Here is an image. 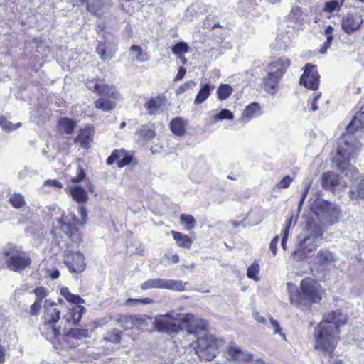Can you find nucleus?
Here are the masks:
<instances>
[{
    "label": "nucleus",
    "mask_w": 364,
    "mask_h": 364,
    "mask_svg": "<svg viewBox=\"0 0 364 364\" xmlns=\"http://www.w3.org/2000/svg\"><path fill=\"white\" fill-rule=\"evenodd\" d=\"M286 36H282V37H277L276 39V43L277 45V48L279 50H285L288 45L285 41Z\"/></svg>",
    "instance_id": "59"
},
{
    "label": "nucleus",
    "mask_w": 364,
    "mask_h": 364,
    "mask_svg": "<svg viewBox=\"0 0 364 364\" xmlns=\"http://www.w3.org/2000/svg\"><path fill=\"white\" fill-rule=\"evenodd\" d=\"M64 263L70 272H82L85 269V258L79 251H73L67 247L64 251Z\"/></svg>",
    "instance_id": "11"
},
{
    "label": "nucleus",
    "mask_w": 364,
    "mask_h": 364,
    "mask_svg": "<svg viewBox=\"0 0 364 364\" xmlns=\"http://www.w3.org/2000/svg\"><path fill=\"white\" fill-rule=\"evenodd\" d=\"M336 260V255L326 248L321 249L314 259V264L321 269L334 265Z\"/></svg>",
    "instance_id": "18"
},
{
    "label": "nucleus",
    "mask_w": 364,
    "mask_h": 364,
    "mask_svg": "<svg viewBox=\"0 0 364 364\" xmlns=\"http://www.w3.org/2000/svg\"><path fill=\"white\" fill-rule=\"evenodd\" d=\"M154 288L166 289L174 291L184 290L183 282L181 280L154 278L148 279L141 284V289L144 291Z\"/></svg>",
    "instance_id": "10"
},
{
    "label": "nucleus",
    "mask_w": 364,
    "mask_h": 364,
    "mask_svg": "<svg viewBox=\"0 0 364 364\" xmlns=\"http://www.w3.org/2000/svg\"><path fill=\"white\" fill-rule=\"evenodd\" d=\"M59 127L65 134H71L76 127V122L69 118L63 117L59 120Z\"/></svg>",
    "instance_id": "36"
},
{
    "label": "nucleus",
    "mask_w": 364,
    "mask_h": 364,
    "mask_svg": "<svg viewBox=\"0 0 364 364\" xmlns=\"http://www.w3.org/2000/svg\"><path fill=\"white\" fill-rule=\"evenodd\" d=\"M213 118L215 121H221L224 119L232 120L234 118V115L229 109H223L219 113L215 114Z\"/></svg>",
    "instance_id": "48"
},
{
    "label": "nucleus",
    "mask_w": 364,
    "mask_h": 364,
    "mask_svg": "<svg viewBox=\"0 0 364 364\" xmlns=\"http://www.w3.org/2000/svg\"><path fill=\"white\" fill-rule=\"evenodd\" d=\"M180 220L183 225H186V230L193 229L196 223V221L193 216L187 214H181L180 215Z\"/></svg>",
    "instance_id": "46"
},
{
    "label": "nucleus",
    "mask_w": 364,
    "mask_h": 364,
    "mask_svg": "<svg viewBox=\"0 0 364 364\" xmlns=\"http://www.w3.org/2000/svg\"><path fill=\"white\" fill-rule=\"evenodd\" d=\"M333 39V36H326V40L324 42L323 46L320 48L319 53L321 54H325L327 52V50L331 47L332 44V41Z\"/></svg>",
    "instance_id": "54"
},
{
    "label": "nucleus",
    "mask_w": 364,
    "mask_h": 364,
    "mask_svg": "<svg viewBox=\"0 0 364 364\" xmlns=\"http://www.w3.org/2000/svg\"><path fill=\"white\" fill-rule=\"evenodd\" d=\"M81 219L72 213L66 217H62L58 220L61 230L66 234L75 243H80L82 240L81 235L77 225H83L86 223L87 218V210L83 206H80L77 209Z\"/></svg>",
    "instance_id": "8"
},
{
    "label": "nucleus",
    "mask_w": 364,
    "mask_h": 364,
    "mask_svg": "<svg viewBox=\"0 0 364 364\" xmlns=\"http://www.w3.org/2000/svg\"><path fill=\"white\" fill-rule=\"evenodd\" d=\"M70 193L73 199L78 203H84L88 198L87 193L84 188L80 186H74L70 188Z\"/></svg>",
    "instance_id": "31"
},
{
    "label": "nucleus",
    "mask_w": 364,
    "mask_h": 364,
    "mask_svg": "<svg viewBox=\"0 0 364 364\" xmlns=\"http://www.w3.org/2000/svg\"><path fill=\"white\" fill-rule=\"evenodd\" d=\"M186 73V68L182 66L179 67L178 73H177L176 76L175 77L174 80L177 81V80H181L182 78L184 77Z\"/></svg>",
    "instance_id": "61"
},
{
    "label": "nucleus",
    "mask_w": 364,
    "mask_h": 364,
    "mask_svg": "<svg viewBox=\"0 0 364 364\" xmlns=\"http://www.w3.org/2000/svg\"><path fill=\"white\" fill-rule=\"evenodd\" d=\"M171 234L178 246L186 248L191 247L192 240L188 235L174 230L171 231Z\"/></svg>",
    "instance_id": "35"
},
{
    "label": "nucleus",
    "mask_w": 364,
    "mask_h": 364,
    "mask_svg": "<svg viewBox=\"0 0 364 364\" xmlns=\"http://www.w3.org/2000/svg\"><path fill=\"white\" fill-rule=\"evenodd\" d=\"M306 16L301 7L294 6L286 18L292 23H302L305 20Z\"/></svg>",
    "instance_id": "28"
},
{
    "label": "nucleus",
    "mask_w": 364,
    "mask_h": 364,
    "mask_svg": "<svg viewBox=\"0 0 364 364\" xmlns=\"http://www.w3.org/2000/svg\"><path fill=\"white\" fill-rule=\"evenodd\" d=\"M262 0H239L237 9L242 15H246L248 18H254L260 16L264 11L259 4Z\"/></svg>",
    "instance_id": "14"
},
{
    "label": "nucleus",
    "mask_w": 364,
    "mask_h": 364,
    "mask_svg": "<svg viewBox=\"0 0 364 364\" xmlns=\"http://www.w3.org/2000/svg\"><path fill=\"white\" fill-rule=\"evenodd\" d=\"M154 301L152 299L146 297L142 299L129 298L126 300L125 304L130 306H137L139 305H146L153 304Z\"/></svg>",
    "instance_id": "42"
},
{
    "label": "nucleus",
    "mask_w": 364,
    "mask_h": 364,
    "mask_svg": "<svg viewBox=\"0 0 364 364\" xmlns=\"http://www.w3.org/2000/svg\"><path fill=\"white\" fill-rule=\"evenodd\" d=\"M225 356L228 360L233 361L248 360L252 357L250 353L242 351V350L236 346H228L225 352Z\"/></svg>",
    "instance_id": "21"
},
{
    "label": "nucleus",
    "mask_w": 364,
    "mask_h": 364,
    "mask_svg": "<svg viewBox=\"0 0 364 364\" xmlns=\"http://www.w3.org/2000/svg\"><path fill=\"white\" fill-rule=\"evenodd\" d=\"M183 314L174 311L155 317L154 327L159 332L177 333L183 329Z\"/></svg>",
    "instance_id": "9"
},
{
    "label": "nucleus",
    "mask_w": 364,
    "mask_h": 364,
    "mask_svg": "<svg viewBox=\"0 0 364 364\" xmlns=\"http://www.w3.org/2000/svg\"><path fill=\"white\" fill-rule=\"evenodd\" d=\"M323 236V230L319 225H314L307 232L299 234L297 237L296 249L292 252L294 260L302 261L311 257L316 250V241Z\"/></svg>",
    "instance_id": "3"
},
{
    "label": "nucleus",
    "mask_w": 364,
    "mask_h": 364,
    "mask_svg": "<svg viewBox=\"0 0 364 364\" xmlns=\"http://www.w3.org/2000/svg\"><path fill=\"white\" fill-rule=\"evenodd\" d=\"M215 86L212 82L201 83L200 87L194 100V104L196 105L204 102L214 90Z\"/></svg>",
    "instance_id": "23"
},
{
    "label": "nucleus",
    "mask_w": 364,
    "mask_h": 364,
    "mask_svg": "<svg viewBox=\"0 0 364 364\" xmlns=\"http://www.w3.org/2000/svg\"><path fill=\"white\" fill-rule=\"evenodd\" d=\"M320 75L316 65L307 63L304 67V70L301 75L299 82L305 87L316 90L319 86Z\"/></svg>",
    "instance_id": "12"
},
{
    "label": "nucleus",
    "mask_w": 364,
    "mask_h": 364,
    "mask_svg": "<svg viewBox=\"0 0 364 364\" xmlns=\"http://www.w3.org/2000/svg\"><path fill=\"white\" fill-rule=\"evenodd\" d=\"M169 126H170V129L174 134L179 136L184 135V134L186 132L185 124H184L183 119L181 117H178L173 118L171 121Z\"/></svg>",
    "instance_id": "32"
},
{
    "label": "nucleus",
    "mask_w": 364,
    "mask_h": 364,
    "mask_svg": "<svg viewBox=\"0 0 364 364\" xmlns=\"http://www.w3.org/2000/svg\"><path fill=\"white\" fill-rule=\"evenodd\" d=\"M147 318L151 319V317L145 315L122 316L118 319V323L124 329H131L134 326L141 328L147 326Z\"/></svg>",
    "instance_id": "16"
},
{
    "label": "nucleus",
    "mask_w": 364,
    "mask_h": 364,
    "mask_svg": "<svg viewBox=\"0 0 364 364\" xmlns=\"http://www.w3.org/2000/svg\"><path fill=\"white\" fill-rule=\"evenodd\" d=\"M311 182L312 181H308L306 185L304 186L303 190H302V193H301V197L303 198V199H306V197L309 193V191L311 188Z\"/></svg>",
    "instance_id": "63"
},
{
    "label": "nucleus",
    "mask_w": 364,
    "mask_h": 364,
    "mask_svg": "<svg viewBox=\"0 0 364 364\" xmlns=\"http://www.w3.org/2000/svg\"><path fill=\"white\" fill-rule=\"evenodd\" d=\"M136 135L144 141H149L156 136L155 130L153 126L143 125L141 128L136 130Z\"/></svg>",
    "instance_id": "33"
},
{
    "label": "nucleus",
    "mask_w": 364,
    "mask_h": 364,
    "mask_svg": "<svg viewBox=\"0 0 364 364\" xmlns=\"http://www.w3.org/2000/svg\"><path fill=\"white\" fill-rule=\"evenodd\" d=\"M196 83L193 80H189L186 82L183 85H181L176 90V95H180L186 92L188 90L193 89L196 86Z\"/></svg>",
    "instance_id": "51"
},
{
    "label": "nucleus",
    "mask_w": 364,
    "mask_h": 364,
    "mask_svg": "<svg viewBox=\"0 0 364 364\" xmlns=\"http://www.w3.org/2000/svg\"><path fill=\"white\" fill-rule=\"evenodd\" d=\"M348 193L351 198H360L364 200V178L360 180L355 190L351 189Z\"/></svg>",
    "instance_id": "41"
},
{
    "label": "nucleus",
    "mask_w": 364,
    "mask_h": 364,
    "mask_svg": "<svg viewBox=\"0 0 364 364\" xmlns=\"http://www.w3.org/2000/svg\"><path fill=\"white\" fill-rule=\"evenodd\" d=\"M166 102V97L164 95H158L154 97H151L144 104V107L147 112L150 115H154L157 111L165 105Z\"/></svg>",
    "instance_id": "22"
},
{
    "label": "nucleus",
    "mask_w": 364,
    "mask_h": 364,
    "mask_svg": "<svg viewBox=\"0 0 364 364\" xmlns=\"http://www.w3.org/2000/svg\"><path fill=\"white\" fill-rule=\"evenodd\" d=\"M61 295L70 303L76 304L79 305L84 303L85 301L78 294H73L70 292L68 288L63 287L60 289Z\"/></svg>",
    "instance_id": "37"
},
{
    "label": "nucleus",
    "mask_w": 364,
    "mask_h": 364,
    "mask_svg": "<svg viewBox=\"0 0 364 364\" xmlns=\"http://www.w3.org/2000/svg\"><path fill=\"white\" fill-rule=\"evenodd\" d=\"M85 311V308L81 305L74 306L70 309L69 316L66 318L68 323H70L73 326L78 325Z\"/></svg>",
    "instance_id": "26"
},
{
    "label": "nucleus",
    "mask_w": 364,
    "mask_h": 364,
    "mask_svg": "<svg viewBox=\"0 0 364 364\" xmlns=\"http://www.w3.org/2000/svg\"><path fill=\"white\" fill-rule=\"evenodd\" d=\"M95 105L97 108L103 111H110L113 108L112 100L107 97H102L95 101Z\"/></svg>",
    "instance_id": "40"
},
{
    "label": "nucleus",
    "mask_w": 364,
    "mask_h": 364,
    "mask_svg": "<svg viewBox=\"0 0 364 364\" xmlns=\"http://www.w3.org/2000/svg\"><path fill=\"white\" fill-rule=\"evenodd\" d=\"M132 159V154L127 152L124 149H115V163L119 168H123L124 166L130 164Z\"/></svg>",
    "instance_id": "25"
},
{
    "label": "nucleus",
    "mask_w": 364,
    "mask_h": 364,
    "mask_svg": "<svg viewBox=\"0 0 364 364\" xmlns=\"http://www.w3.org/2000/svg\"><path fill=\"white\" fill-rule=\"evenodd\" d=\"M33 293L36 296V301L43 302V300L48 295V289L44 287H38L33 290Z\"/></svg>",
    "instance_id": "47"
},
{
    "label": "nucleus",
    "mask_w": 364,
    "mask_h": 364,
    "mask_svg": "<svg viewBox=\"0 0 364 364\" xmlns=\"http://www.w3.org/2000/svg\"><path fill=\"white\" fill-rule=\"evenodd\" d=\"M270 323L274 328V333L275 334L279 333L282 336V338L285 339V334L281 332V328L276 320H274L272 318H270Z\"/></svg>",
    "instance_id": "58"
},
{
    "label": "nucleus",
    "mask_w": 364,
    "mask_h": 364,
    "mask_svg": "<svg viewBox=\"0 0 364 364\" xmlns=\"http://www.w3.org/2000/svg\"><path fill=\"white\" fill-rule=\"evenodd\" d=\"M36 172L32 170L31 168L28 166H25L21 171L18 173V178L20 179H25L27 177H31L33 175L36 174Z\"/></svg>",
    "instance_id": "52"
},
{
    "label": "nucleus",
    "mask_w": 364,
    "mask_h": 364,
    "mask_svg": "<svg viewBox=\"0 0 364 364\" xmlns=\"http://www.w3.org/2000/svg\"><path fill=\"white\" fill-rule=\"evenodd\" d=\"M232 88L228 84H221L217 90V96L220 100L228 99L232 93Z\"/></svg>",
    "instance_id": "39"
},
{
    "label": "nucleus",
    "mask_w": 364,
    "mask_h": 364,
    "mask_svg": "<svg viewBox=\"0 0 364 364\" xmlns=\"http://www.w3.org/2000/svg\"><path fill=\"white\" fill-rule=\"evenodd\" d=\"M43 321H58L61 309L58 307V304L51 299H46L43 304Z\"/></svg>",
    "instance_id": "19"
},
{
    "label": "nucleus",
    "mask_w": 364,
    "mask_h": 364,
    "mask_svg": "<svg viewBox=\"0 0 364 364\" xmlns=\"http://www.w3.org/2000/svg\"><path fill=\"white\" fill-rule=\"evenodd\" d=\"M58 321H43L40 327L41 333L48 341L56 339L60 334V328L56 326Z\"/></svg>",
    "instance_id": "20"
},
{
    "label": "nucleus",
    "mask_w": 364,
    "mask_h": 364,
    "mask_svg": "<svg viewBox=\"0 0 364 364\" xmlns=\"http://www.w3.org/2000/svg\"><path fill=\"white\" fill-rule=\"evenodd\" d=\"M68 338L81 340L90 337L89 330L87 328H71L65 333Z\"/></svg>",
    "instance_id": "34"
},
{
    "label": "nucleus",
    "mask_w": 364,
    "mask_h": 364,
    "mask_svg": "<svg viewBox=\"0 0 364 364\" xmlns=\"http://www.w3.org/2000/svg\"><path fill=\"white\" fill-rule=\"evenodd\" d=\"M301 291L296 287H289L290 303L303 310H309L312 304L318 303L321 299V294L315 283L303 279L300 284Z\"/></svg>",
    "instance_id": "2"
},
{
    "label": "nucleus",
    "mask_w": 364,
    "mask_h": 364,
    "mask_svg": "<svg viewBox=\"0 0 364 364\" xmlns=\"http://www.w3.org/2000/svg\"><path fill=\"white\" fill-rule=\"evenodd\" d=\"M290 64L289 58L281 57L268 65L267 75L262 80L263 87L268 93L274 95L277 92L279 81Z\"/></svg>",
    "instance_id": "4"
},
{
    "label": "nucleus",
    "mask_w": 364,
    "mask_h": 364,
    "mask_svg": "<svg viewBox=\"0 0 364 364\" xmlns=\"http://www.w3.org/2000/svg\"><path fill=\"white\" fill-rule=\"evenodd\" d=\"M77 171H78V174L76 177H73L71 178V181L73 183H78V182H80L82 181L85 177V172L83 169L82 167H81L80 166H78L77 168Z\"/></svg>",
    "instance_id": "56"
},
{
    "label": "nucleus",
    "mask_w": 364,
    "mask_h": 364,
    "mask_svg": "<svg viewBox=\"0 0 364 364\" xmlns=\"http://www.w3.org/2000/svg\"><path fill=\"white\" fill-rule=\"evenodd\" d=\"M321 178L324 189H331L338 184V176L333 172L323 173Z\"/></svg>",
    "instance_id": "29"
},
{
    "label": "nucleus",
    "mask_w": 364,
    "mask_h": 364,
    "mask_svg": "<svg viewBox=\"0 0 364 364\" xmlns=\"http://www.w3.org/2000/svg\"><path fill=\"white\" fill-rule=\"evenodd\" d=\"M1 255L6 267L11 271L18 272L24 270L31 264L30 257L21 247L13 244L6 245Z\"/></svg>",
    "instance_id": "5"
},
{
    "label": "nucleus",
    "mask_w": 364,
    "mask_h": 364,
    "mask_svg": "<svg viewBox=\"0 0 364 364\" xmlns=\"http://www.w3.org/2000/svg\"><path fill=\"white\" fill-rule=\"evenodd\" d=\"M42 307V302L35 300L34 303L31 306L30 314L32 316H36L39 314Z\"/></svg>",
    "instance_id": "55"
},
{
    "label": "nucleus",
    "mask_w": 364,
    "mask_h": 364,
    "mask_svg": "<svg viewBox=\"0 0 364 364\" xmlns=\"http://www.w3.org/2000/svg\"><path fill=\"white\" fill-rule=\"evenodd\" d=\"M279 235H276L270 242L269 249L273 255L275 256L277 252V244L279 242Z\"/></svg>",
    "instance_id": "57"
},
{
    "label": "nucleus",
    "mask_w": 364,
    "mask_h": 364,
    "mask_svg": "<svg viewBox=\"0 0 364 364\" xmlns=\"http://www.w3.org/2000/svg\"><path fill=\"white\" fill-rule=\"evenodd\" d=\"M225 341L211 334H206L197 339L196 353L201 360L210 361L223 346Z\"/></svg>",
    "instance_id": "7"
},
{
    "label": "nucleus",
    "mask_w": 364,
    "mask_h": 364,
    "mask_svg": "<svg viewBox=\"0 0 364 364\" xmlns=\"http://www.w3.org/2000/svg\"><path fill=\"white\" fill-rule=\"evenodd\" d=\"M363 21L360 14L348 13L342 18L341 27L346 33L351 34L361 27Z\"/></svg>",
    "instance_id": "15"
},
{
    "label": "nucleus",
    "mask_w": 364,
    "mask_h": 364,
    "mask_svg": "<svg viewBox=\"0 0 364 364\" xmlns=\"http://www.w3.org/2000/svg\"><path fill=\"white\" fill-rule=\"evenodd\" d=\"M46 185L60 188L63 187L61 183L57 180H47L46 181Z\"/></svg>",
    "instance_id": "62"
},
{
    "label": "nucleus",
    "mask_w": 364,
    "mask_h": 364,
    "mask_svg": "<svg viewBox=\"0 0 364 364\" xmlns=\"http://www.w3.org/2000/svg\"><path fill=\"white\" fill-rule=\"evenodd\" d=\"M363 119H364V108L352 119L346 127V133L342 134L338 139L337 151L332 159V162L342 173L351 171L354 168L350 161L358 155L360 143L352 134L360 127L364 126Z\"/></svg>",
    "instance_id": "1"
},
{
    "label": "nucleus",
    "mask_w": 364,
    "mask_h": 364,
    "mask_svg": "<svg viewBox=\"0 0 364 364\" xmlns=\"http://www.w3.org/2000/svg\"><path fill=\"white\" fill-rule=\"evenodd\" d=\"M0 126L5 130L11 131L17 129L21 126V123L13 124L4 117H0Z\"/></svg>",
    "instance_id": "49"
},
{
    "label": "nucleus",
    "mask_w": 364,
    "mask_h": 364,
    "mask_svg": "<svg viewBox=\"0 0 364 364\" xmlns=\"http://www.w3.org/2000/svg\"><path fill=\"white\" fill-rule=\"evenodd\" d=\"M129 55L132 61L138 63L146 62L149 60V56L147 53L144 52L142 48L136 45H133L129 49Z\"/></svg>",
    "instance_id": "27"
},
{
    "label": "nucleus",
    "mask_w": 364,
    "mask_h": 364,
    "mask_svg": "<svg viewBox=\"0 0 364 364\" xmlns=\"http://www.w3.org/2000/svg\"><path fill=\"white\" fill-rule=\"evenodd\" d=\"M344 0H332L325 3L323 11L332 13L334 11H339L343 5Z\"/></svg>",
    "instance_id": "43"
},
{
    "label": "nucleus",
    "mask_w": 364,
    "mask_h": 364,
    "mask_svg": "<svg viewBox=\"0 0 364 364\" xmlns=\"http://www.w3.org/2000/svg\"><path fill=\"white\" fill-rule=\"evenodd\" d=\"M262 114L261 107L259 103L252 102L245 107L242 113V119L245 121L259 117Z\"/></svg>",
    "instance_id": "24"
},
{
    "label": "nucleus",
    "mask_w": 364,
    "mask_h": 364,
    "mask_svg": "<svg viewBox=\"0 0 364 364\" xmlns=\"http://www.w3.org/2000/svg\"><path fill=\"white\" fill-rule=\"evenodd\" d=\"M87 87L90 90L93 89L99 94H102L107 90V87L105 85H101L97 82L94 83L93 85H87Z\"/></svg>",
    "instance_id": "60"
},
{
    "label": "nucleus",
    "mask_w": 364,
    "mask_h": 364,
    "mask_svg": "<svg viewBox=\"0 0 364 364\" xmlns=\"http://www.w3.org/2000/svg\"><path fill=\"white\" fill-rule=\"evenodd\" d=\"M188 50L189 46L188 43L184 41L178 42L171 48L172 53L178 56L188 53Z\"/></svg>",
    "instance_id": "44"
},
{
    "label": "nucleus",
    "mask_w": 364,
    "mask_h": 364,
    "mask_svg": "<svg viewBox=\"0 0 364 364\" xmlns=\"http://www.w3.org/2000/svg\"><path fill=\"white\" fill-rule=\"evenodd\" d=\"M208 323L205 320L196 318L192 314H183L182 326L187 328L188 333H196L198 331L204 330Z\"/></svg>",
    "instance_id": "17"
},
{
    "label": "nucleus",
    "mask_w": 364,
    "mask_h": 364,
    "mask_svg": "<svg viewBox=\"0 0 364 364\" xmlns=\"http://www.w3.org/2000/svg\"><path fill=\"white\" fill-rule=\"evenodd\" d=\"M259 271V264L257 263H253L247 268V276L248 278L252 279L254 280H257L258 278L257 277V275L258 274Z\"/></svg>",
    "instance_id": "50"
},
{
    "label": "nucleus",
    "mask_w": 364,
    "mask_h": 364,
    "mask_svg": "<svg viewBox=\"0 0 364 364\" xmlns=\"http://www.w3.org/2000/svg\"><path fill=\"white\" fill-rule=\"evenodd\" d=\"M346 314L341 310H336L324 314L323 320L319 323H325L323 326L340 333V328L346 323Z\"/></svg>",
    "instance_id": "13"
},
{
    "label": "nucleus",
    "mask_w": 364,
    "mask_h": 364,
    "mask_svg": "<svg viewBox=\"0 0 364 364\" xmlns=\"http://www.w3.org/2000/svg\"><path fill=\"white\" fill-rule=\"evenodd\" d=\"M92 141V130L90 127L81 129L78 135L75 138V142L80 143L84 148H87Z\"/></svg>",
    "instance_id": "30"
},
{
    "label": "nucleus",
    "mask_w": 364,
    "mask_h": 364,
    "mask_svg": "<svg viewBox=\"0 0 364 364\" xmlns=\"http://www.w3.org/2000/svg\"><path fill=\"white\" fill-rule=\"evenodd\" d=\"M292 220H293L292 218H289L287 220L286 223H285V228H284V230H282V238L281 245L284 250H285L286 247H287V246H286L287 241L289 237V230H290V227L292 223Z\"/></svg>",
    "instance_id": "45"
},
{
    "label": "nucleus",
    "mask_w": 364,
    "mask_h": 364,
    "mask_svg": "<svg viewBox=\"0 0 364 364\" xmlns=\"http://www.w3.org/2000/svg\"><path fill=\"white\" fill-rule=\"evenodd\" d=\"M292 181V178L289 176H284L277 184L278 188H288Z\"/></svg>",
    "instance_id": "53"
},
{
    "label": "nucleus",
    "mask_w": 364,
    "mask_h": 364,
    "mask_svg": "<svg viewBox=\"0 0 364 364\" xmlns=\"http://www.w3.org/2000/svg\"><path fill=\"white\" fill-rule=\"evenodd\" d=\"M318 323L314 331V348L323 353H332L339 341V333Z\"/></svg>",
    "instance_id": "6"
},
{
    "label": "nucleus",
    "mask_w": 364,
    "mask_h": 364,
    "mask_svg": "<svg viewBox=\"0 0 364 364\" xmlns=\"http://www.w3.org/2000/svg\"><path fill=\"white\" fill-rule=\"evenodd\" d=\"M9 202L16 209H21L26 204L24 196L19 193L11 194L9 198Z\"/></svg>",
    "instance_id": "38"
},
{
    "label": "nucleus",
    "mask_w": 364,
    "mask_h": 364,
    "mask_svg": "<svg viewBox=\"0 0 364 364\" xmlns=\"http://www.w3.org/2000/svg\"><path fill=\"white\" fill-rule=\"evenodd\" d=\"M254 318L257 322L260 323L264 324L267 322L266 318L264 316H262L259 313L257 312L254 314Z\"/></svg>",
    "instance_id": "64"
}]
</instances>
